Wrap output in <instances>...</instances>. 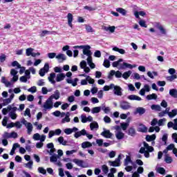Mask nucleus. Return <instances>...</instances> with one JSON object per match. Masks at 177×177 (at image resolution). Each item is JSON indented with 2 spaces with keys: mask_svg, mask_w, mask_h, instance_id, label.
I'll use <instances>...</instances> for the list:
<instances>
[{
  "mask_svg": "<svg viewBox=\"0 0 177 177\" xmlns=\"http://www.w3.org/2000/svg\"><path fill=\"white\" fill-rule=\"evenodd\" d=\"M113 133L110 132V130H107L106 129H103V131L101 133V136L106 138V139H111L113 136Z\"/></svg>",
  "mask_w": 177,
  "mask_h": 177,
  "instance_id": "8",
  "label": "nucleus"
},
{
  "mask_svg": "<svg viewBox=\"0 0 177 177\" xmlns=\"http://www.w3.org/2000/svg\"><path fill=\"white\" fill-rule=\"evenodd\" d=\"M33 51H34V48H27L26 52V56H32Z\"/></svg>",
  "mask_w": 177,
  "mask_h": 177,
  "instance_id": "44",
  "label": "nucleus"
},
{
  "mask_svg": "<svg viewBox=\"0 0 177 177\" xmlns=\"http://www.w3.org/2000/svg\"><path fill=\"white\" fill-rule=\"evenodd\" d=\"M122 62H124V59L121 58L119 59L118 61L113 62L112 63L113 67H118L120 66V67L118 68L119 70H125V68H130L131 70H132V68L136 67V64L132 65L127 62H123V64H120L122 63Z\"/></svg>",
  "mask_w": 177,
  "mask_h": 177,
  "instance_id": "1",
  "label": "nucleus"
},
{
  "mask_svg": "<svg viewBox=\"0 0 177 177\" xmlns=\"http://www.w3.org/2000/svg\"><path fill=\"white\" fill-rule=\"evenodd\" d=\"M28 92H31V93H35L37 92V86H33L28 89Z\"/></svg>",
  "mask_w": 177,
  "mask_h": 177,
  "instance_id": "58",
  "label": "nucleus"
},
{
  "mask_svg": "<svg viewBox=\"0 0 177 177\" xmlns=\"http://www.w3.org/2000/svg\"><path fill=\"white\" fill-rule=\"evenodd\" d=\"M176 78H177L176 75H171V76H167L166 77V80L167 81H169L170 82H172V81H174V80H176Z\"/></svg>",
  "mask_w": 177,
  "mask_h": 177,
  "instance_id": "43",
  "label": "nucleus"
},
{
  "mask_svg": "<svg viewBox=\"0 0 177 177\" xmlns=\"http://www.w3.org/2000/svg\"><path fill=\"white\" fill-rule=\"evenodd\" d=\"M127 134L129 135V136L135 137L136 136V130L133 127H129L127 131Z\"/></svg>",
  "mask_w": 177,
  "mask_h": 177,
  "instance_id": "17",
  "label": "nucleus"
},
{
  "mask_svg": "<svg viewBox=\"0 0 177 177\" xmlns=\"http://www.w3.org/2000/svg\"><path fill=\"white\" fill-rule=\"evenodd\" d=\"M102 169L104 174H109V167H107L106 165L102 166Z\"/></svg>",
  "mask_w": 177,
  "mask_h": 177,
  "instance_id": "51",
  "label": "nucleus"
},
{
  "mask_svg": "<svg viewBox=\"0 0 177 177\" xmlns=\"http://www.w3.org/2000/svg\"><path fill=\"white\" fill-rule=\"evenodd\" d=\"M46 71H45V70L44 68H41L39 71V74L40 75V77H44L45 74H46Z\"/></svg>",
  "mask_w": 177,
  "mask_h": 177,
  "instance_id": "62",
  "label": "nucleus"
},
{
  "mask_svg": "<svg viewBox=\"0 0 177 177\" xmlns=\"http://www.w3.org/2000/svg\"><path fill=\"white\" fill-rule=\"evenodd\" d=\"M127 99H129V100H138V102L142 100V98L136 95H130L127 97Z\"/></svg>",
  "mask_w": 177,
  "mask_h": 177,
  "instance_id": "22",
  "label": "nucleus"
},
{
  "mask_svg": "<svg viewBox=\"0 0 177 177\" xmlns=\"http://www.w3.org/2000/svg\"><path fill=\"white\" fill-rule=\"evenodd\" d=\"M128 127H129V122H122L120 124V127L122 128V131H127Z\"/></svg>",
  "mask_w": 177,
  "mask_h": 177,
  "instance_id": "38",
  "label": "nucleus"
},
{
  "mask_svg": "<svg viewBox=\"0 0 177 177\" xmlns=\"http://www.w3.org/2000/svg\"><path fill=\"white\" fill-rule=\"evenodd\" d=\"M55 78H56V73H51L50 74V76L48 77V81L53 84V85H55L56 84V81H55Z\"/></svg>",
  "mask_w": 177,
  "mask_h": 177,
  "instance_id": "18",
  "label": "nucleus"
},
{
  "mask_svg": "<svg viewBox=\"0 0 177 177\" xmlns=\"http://www.w3.org/2000/svg\"><path fill=\"white\" fill-rule=\"evenodd\" d=\"M37 170L39 174H42V175H46V170L44 169V167H38Z\"/></svg>",
  "mask_w": 177,
  "mask_h": 177,
  "instance_id": "49",
  "label": "nucleus"
},
{
  "mask_svg": "<svg viewBox=\"0 0 177 177\" xmlns=\"http://www.w3.org/2000/svg\"><path fill=\"white\" fill-rule=\"evenodd\" d=\"M145 113H146V109L145 108L138 107L134 112V115H136V114H139V115H143Z\"/></svg>",
  "mask_w": 177,
  "mask_h": 177,
  "instance_id": "12",
  "label": "nucleus"
},
{
  "mask_svg": "<svg viewBox=\"0 0 177 177\" xmlns=\"http://www.w3.org/2000/svg\"><path fill=\"white\" fill-rule=\"evenodd\" d=\"M44 109H45L46 110H50L52 109H53V98L52 97H49L46 102L44 103V104L43 105Z\"/></svg>",
  "mask_w": 177,
  "mask_h": 177,
  "instance_id": "5",
  "label": "nucleus"
},
{
  "mask_svg": "<svg viewBox=\"0 0 177 177\" xmlns=\"http://www.w3.org/2000/svg\"><path fill=\"white\" fill-rule=\"evenodd\" d=\"M155 27L160 31V33L162 34V35H167V30L160 23H156Z\"/></svg>",
  "mask_w": 177,
  "mask_h": 177,
  "instance_id": "10",
  "label": "nucleus"
},
{
  "mask_svg": "<svg viewBox=\"0 0 177 177\" xmlns=\"http://www.w3.org/2000/svg\"><path fill=\"white\" fill-rule=\"evenodd\" d=\"M176 115H177V109L171 110V112L169 113V118H174Z\"/></svg>",
  "mask_w": 177,
  "mask_h": 177,
  "instance_id": "37",
  "label": "nucleus"
},
{
  "mask_svg": "<svg viewBox=\"0 0 177 177\" xmlns=\"http://www.w3.org/2000/svg\"><path fill=\"white\" fill-rule=\"evenodd\" d=\"M156 134H152V135H147L145 140H147V142H153L154 141V140L156 139Z\"/></svg>",
  "mask_w": 177,
  "mask_h": 177,
  "instance_id": "23",
  "label": "nucleus"
},
{
  "mask_svg": "<svg viewBox=\"0 0 177 177\" xmlns=\"http://www.w3.org/2000/svg\"><path fill=\"white\" fill-rule=\"evenodd\" d=\"M101 111H102V106H95L91 109V113L93 114H97L98 113H100Z\"/></svg>",
  "mask_w": 177,
  "mask_h": 177,
  "instance_id": "27",
  "label": "nucleus"
},
{
  "mask_svg": "<svg viewBox=\"0 0 177 177\" xmlns=\"http://www.w3.org/2000/svg\"><path fill=\"white\" fill-rule=\"evenodd\" d=\"M8 111H11L12 113H16V111L17 110V107L14 106L12 107V105H8L7 107Z\"/></svg>",
  "mask_w": 177,
  "mask_h": 177,
  "instance_id": "39",
  "label": "nucleus"
},
{
  "mask_svg": "<svg viewBox=\"0 0 177 177\" xmlns=\"http://www.w3.org/2000/svg\"><path fill=\"white\" fill-rule=\"evenodd\" d=\"M64 132L66 135H71V133H73V130L71 128H66L64 130Z\"/></svg>",
  "mask_w": 177,
  "mask_h": 177,
  "instance_id": "53",
  "label": "nucleus"
},
{
  "mask_svg": "<svg viewBox=\"0 0 177 177\" xmlns=\"http://www.w3.org/2000/svg\"><path fill=\"white\" fill-rule=\"evenodd\" d=\"M131 74H132V71H127V72H124V73L122 75V77L124 80H128V78H129V77H131Z\"/></svg>",
  "mask_w": 177,
  "mask_h": 177,
  "instance_id": "30",
  "label": "nucleus"
},
{
  "mask_svg": "<svg viewBox=\"0 0 177 177\" xmlns=\"http://www.w3.org/2000/svg\"><path fill=\"white\" fill-rule=\"evenodd\" d=\"M50 97L53 99H55V100H59V99H60V92L59 90H56L54 92V94L51 95Z\"/></svg>",
  "mask_w": 177,
  "mask_h": 177,
  "instance_id": "19",
  "label": "nucleus"
},
{
  "mask_svg": "<svg viewBox=\"0 0 177 177\" xmlns=\"http://www.w3.org/2000/svg\"><path fill=\"white\" fill-rule=\"evenodd\" d=\"M161 140L164 142L163 145L165 146H166L167 142H168V134L167 133H164Z\"/></svg>",
  "mask_w": 177,
  "mask_h": 177,
  "instance_id": "36",
  "label": "nucleus"
},
{
  "mask_svg": "<svg viewBox=\"0 0 177 177\" xmlns=\"http://www.w3.org/2000/svg\"><path fill=\"white\" fill-rule=\"evenodd\" d=\"M165 121H167V119H165V118L160 119L158 121V127H164V125L165 124Z\"/></svg>",
  "mask_w": 177,
  "mask_h": 177,
  "instance_id": "45",
  "label": "nucleus"
},
{
  "mask_svg": "<svg viewBox=\"0 0 177 177\" xmlns=\"http://www.w3.org/2000/svg\"><path fill=\"white\" fill-rule=\"evenodd\" d=\"M115 136L118 140H122V139H124L125 136V134L122 133L121 131H119L115 133Z\"/></svg>",
  "mask_w": 177,
  "mask_h": 177,
  "instance_id": "21",
  "label": "nucleus"
},
{
  "mask_svg": "<svg viewBox=\"0 0 177 177\" xmlns=\"http://www.w3.org/2000/svg\"><path fill=\"white\" fill-rule=\"evenodd\" d=\"M24 115L27 116L28 117H31V111L30 110L29 108H27L24 113Z\"/></svg>",
  "mask_w": 177,
  "mask_h": 177,
  "instance_id": "54",
  "label": "nucleus"
},
{
  "mask_svg": "<svg viewBox=\"0 0 177 177\" xmlns=\"http://www.w3.org/2000/svg\"><path fill=\"white\" fill-rule=\"evenodd\" d=\"M151 109L155 110V111H161V106L158 104H152Z\"/></svg>",
  "mask_w": 177,
  "mask_h": 177,
  "instance_id": "32",
  "label": "nucleus"
},
{
  "mask_svg": "<svg viewBox=\"0 0 177 177\" xmlns=\"http://www.w3.org/2000/svg\"><path fill=\"white\" fill-rule=\"evenodd\" d=\"M80 68L83 69L86 74H88L91 72V68L86 66V61L82 60L80 64Z\"/></svg>",
  "mask_w": 177,
  "mask_h": 177,
  "instance_id": "7",
  "label": "nucleus"
},
{
  "mask_svg": "<svg viewBox=\"0 0 177 177\" xmlns=\"http://www.w3.org/2000/svg\"><path fill=\"white\" fill-rule=\"evenodd\" d=\"M64 78H66L65 73H58L56 76L55 80L57 82H62V81L64 80Z\"/></svg>",
  "mask_w": 177,
  "mask_h": 177,
  "instance_id": "15",
  "label": "nucleus"
},
{
  "mask_svg": "<svg viewBox=\"0 0 177 177\" xmlns=\"http://www.w3.org/2000/svg\"><path fill=\"white\" fill-rule=\"evenodd\" d=\"M3 139H10L11 137H10V133L5 131L4 133L3 134Z\"/></svg>",
  "mask_w": 177,
  "mask_h": 177,
  "instance_id": "61",
  "label": "nucleus"
},
{
  "mask_svg": "<svg viewBox=\"0 0 177 177\" xmlns=\"http://www.w3.org/2000/svg\"><path fill=\"white\" fill-rule=\"evenodd\" d=\"M165 161L167 164H171L174 160L172 159V157L166 154L165 156Z\"/></svg>",
  "mask_w": 177,
  "mask_h": 177,
  "instance_id": "33",
  "label": "nucleus"
},
{
  "mask_svg": "<svg viewBox=\"0 0 177 177\" xmlns=\"http://www.w3.org/2000/svg\"><path fill=\"white\" fill-rule=\"evenodd\" d=\"M67 19H68V24L71 28H73V20H74V17L73 16V14L68 13L67 15Z\"/></svg>",
  "mask_w": 177,
  "mask_h": 177,
  "instance_id": "16",
  "label": "nucleus"
},
{
  "mask_svg": "<svg viewBox=\"0 0 177 177\" xmlns=\"http://www.w3.org/2000/svg\"><path fill=\"white\" fill-rule=\"evenodd\" d=\"M17 73H19L17 71H16V69L12 68L10 70V75H12V77H16L17 76Z\"/></svg>",
  "mask_w": 177,
  "mask_h": 177,
  "instance_id": "57",
  "label": "nucleus"
},
{
  "mask_svg": "<svg viewBox=\"0 0 177 177\" xmlns=\"http://www.w3.org/2000/svg\"><path fill=\"white\" fill-rule=\"evenodd\" d=\"M73 162H75L76 165H78V167H81V168H87L88 166L84 165V160H78V159H73Z\"/></svg>",
  "mask_w": 177,
  "mask_h": 177,
  "instance_id": "11",
  "label": "nucleus"
},
{
  "mask_svg": "<svg viewBox=\"0 0 177 177\" xmlns=\"http://www.w3.org/2000/svg\"><path fill=\"white\" fill-rule=\"evenodd\" d=\"M121 154L118 156V158H116L114 161L109 160V164L111 167H120L121 165Z\"/></svg>",
  "mask_w": 177,
  "mask_h": 177,
  "instance_id": "6",
  "label": "nucleus"
},
{
  "mask_svg": "<svg viewBox=\"0 0 177 177\" xmlns=\"http://www.w3.org/2000/svg\"><path fill=\"white\" fill-rule=\"evenodd\" d=\"M169 94L171 97H174V99H177V89L176 88H171L169 90Z\"/></svg>",
  "mask_w": 177,
  "mask_h": 177,
  "instance_id": "20",
  "label": "nucleus"
},
{
  "mask_svg": "<svg viewBox=\"0 0 177 177\" xmlns=\"http://www.w3.org/2000/svg\"><path fill=\"white\" fill-rule=\"evenodd\" d=\"M9 120V118L7 116H4L3 121L1 122L3 127H8V120Z\"/></svg>",
  "mask_w": 177,
  "mask_h": 177,
  "instance_id": "48",
  "label": "nucleus"
},
{
  "mask_svg": "<svg viewBox=\"0 0 177 177\" xmlns=\"http://www.w3.org/2000/svg\"><path fill=\"white\" fill-rule=\"evenodd\" d=\"M129 162H131V164H132V162H133L131 159V157L127 156V158L124 159V167H127V165H128L129 164Z\"/></svg>",
  "mask_w": 177,
  "mask_h": 177,
  "instance_id": "40",
  "label": "nucleus"
},
{
  "mask_svg": "<svg viewBox=\"0 0 177 177\" xmlns=\"http://www.w3.org/2000/svg\"><path fill=\"white\" fill-rule=\"evenodd\" d=\"M82 149H88V147H92V143L88 141H86L82 143Z\"/></svg>",
  "mask_w": 177,
  "mask_h": 177,
  "instance_id": "29",
  "label": "nucleus"
},
{
  "mask_svg": "<svg viewBox=\"0 0 177 177\" xmlns=\"http://www.w3.org/2000/svg\"><path fill=\"white\" fill-rule=\"evenodd\" d=\"M120 109H122V110H129V109H131V105H129V102H127V101H122L120 102Z\"/></svg>",
  "mask_w": 177,
  "mask_h": 177,
  "instance_id": "9",
  "label": "nucleus"
},
{
  "mask_svg": "<svg viewBox=\"0 0 177 177\" xmlns=\"http://www.w3.org/2000/svg\"><path fill=\"white\" fill-rule=\"evenodd\" d=\"M80 118H81V122L83 124H86V122H88V118H86V115L82 114Z\"/></svg>",
  "mask_w": 177,
  "mask_h": 177,
  "instance_id": "42",
  "label": "nucleus"
},
{
  "mask_svg": "<svg viewBox=\"0 0 177 177\" xmlns=\"http://www.w3.org/2000/svg\"><path fill=\"white\" fill-rule=\"evenodd\" d=\"M90 129L91 131H93V129H99V124H97V122H93L91 123Z\"/></svg>",
  "mask_w": 177,
  "mask_h": 177,
  "instance_id": "25",
  "label": "nucleus"
},
{
  "mask_svg": "<svg viewBox=\"0 0 177 177\" xmlns=\"http://www.w3.org/2000/svg\"><path fill=\"white\" fill-rule=\"evenodd\" d=\"M47 56L49 59H57L59 63H63L65 60H67V57L66 55L59 53L56 55V53H49L47 54Z\"/></svg>",
  "mask_w": 177,
  "mask_h": 177,
  "instance_id": "2",
  "label": "nucleus"
},
{
  "mask_svg": "<svg viewBox=\"0 0 177 177\" xmlns=\"http://www.w3.org/2000/svg\"><path fill=\"white\" fill-rule=\"evenodd\" d=\"M11 66H12V67H17L16 68L17 70H18V68H21V65L20 64H19V62L17 61H13L11 63Z\"/></svg>",
  "mask_w": 177,
  "mask_h": 177,
  "instance_id": "35",
  "label": "nucleus"
},
{
  "mask_svg": "<svg viewBox=\"0 0 177 177\" xmlns=\"http://www.w3.org/2000/svg\"><path fill=\"white\" fill-rule=\"evenodd\" d=\"M138 131L142 132V133H147V127H146V125L140 123L138 128Z\"/></svg>",
  "mask_w": 177,
  "mask_h": 177,
  "instance_id": "13",
  "label": "nucleus"
},
{
  "mask_svg": "<svg viewBox=\"0 0 177 177\" xmlns=\"http://www.w3.org/2000/svg\"><path fill=\"white\" fill-rule=\"evenodd\" d=\"M116 12H118V13H120L122 16H127V10L122 8H116Z\"/></svg>",
  "mask_w": 177,
  "mask_h": 177,
  "instance_id": "28",
  "label": "nucleus"
},
{
  "mask_svg": "<svg viewBox=\"0 0 177 177\" xmlns=\"http://www.w3.org/2000/svg\"><path fill=\"white\" fill-rule=\"evenodd\" d=\"M57 158H59L57 154L54 153L52 156L50 157V162H57Z\"/></svg>",
  "mask_w": 177,
  "mask_h": 177,
  "instance_id": "34",
  "label": "nucleus"
},
{
  "mask_svg": "<svg viewBox=\"0 0 177 177\" xmlns=\"http://www.w3.org/2000/svg\"><path fill=\"white\" fill-rule=\"evenodd\" d=\"M115 71L111 70L108 75L109 80H113V76L115 75Z\"/></svg>",
  "mask_w": 177,
  "mask_h": 177,
  "instance_id": "56",
  "label": "nucleus"
},
{
  "mask_svg": "<svg viewBox=\"0 0 177 177\" xmlns=\"http://www.w3.org/2000/svg\"><path fill=\"white\" fill-rule=\"evenodd\" d=\"M171 139H172V140H174L175 142V143H177V133H174L171 135Z\"/></svg>",
  "mask_w": 177,
  "mask_h": 177,
  "instance_id": "64",
  "label": "nucleus"
},
{
  "mask_svg": "<svg viewBox=\"0 0 177 177\" xmlns=\"http://www.w3.org/2000/svg\"><path fill=\"white\" fill-rule=\"evenodd\" d=\"M34 140H39L41 139V135L38 133H36L33 135Z\"/></svg>",
  "mask_w": 177,
  "mask_h": 177,
  "instance_id": "59",
  "label": "nucleus"
},
{
  "mask_svg": "<svg viewBox=\"0 0 177 177\" xmlns=\"http://www.w3.org/2000/svg\"><path fill=\"white\" fill-rule=\"evenodd\" d=\"M73 48L74 49H83V55L88 56V57H92V51L89 45L75 46Z\"/></svg>",
  "mask_w": 177,
  "mask_h": 177,
  "instance_id": "3",
  "label": "nucleus"
},
{
  "mask_svg": "<svg viewBox=\"0 0 177 177\" xmlns=\"http://www.w3.org/2000/svg\"><path fill=\"white\" fill-rule=\"evenodd\" d=\"M54 71L55 73H63V69H62L59 66H55L54 68Z\"/></svg>",
  "mask_w": 177,
  "mask_h": 177,
  "instance_id": "60",
  "label": "nucleus"
},
{
  "mask_svg": "<svg viewBox=\"0 0 177 177\" xmlns=\"http://www.w3.org/2000/svg\"><path fill=\"white\" fill-rule=\"evenodd\" d=\"M145 169L143 167H139L136 171H134V175H139L140 174H143Z\"/></svg>",
  "mask_w": 177,
  "mask_h": 177,
  "instance_id": "41",
  "label": "nucleus"
},
{
  "mask_svg": "<svg viewBox=\"0 0 177 177\" xmlns=\"http://www.w3.org/2000/svg\"><path fill=\"white\" fill-rule=\"evenodd\" d=\"M57 140L59 145H63V146H66V145H67V141L64 140V138L63 136H60L59 138H58Z\"/></svg>",
  "mask_w": 177,
  "mask_h": 177,
  "instance_id": "31",
  "label": "nucleus"
},
{
  "mask_svg": "<svg viewBox=\"0 0 177 177\" xmlns=\"http://www.w3.org/2000/svg\"><path fill=\"white\" fill-rule=\"evenodd\" d=\"M112 50H114L115 52H118V53H120V55H125V50L122 48H119L117 46H114L112 48Z\"/></svg>",
  "mask_w": 177,
  "mask_h": 177,
  "instance_id": "26",
  "label": "nucleus"
},
{
  "mask_svg": "<svg viewBox=\"0 0 177 177\" xmlns=\"http://www.w3.org/2000/svg\"><path fill=\"white\" fill-rule=\"evenodd\" d=\"M157 94L156 93H152L147 95L146 99L147 100H157Z\"/></svg>",
  "mask_w": 177,
  "mask_h": 177,
  "instance_id": "24",
  "label": "nucleus"
},
{
  "mask_svg": "<svg viewBox=\"0 0 177 177\" xmlns=\"http://www.w3.org/2000/svg\"><path fill=\"white\" fill-rule=\"evenodd\" d=\"M9 113H8V115L9 117L11 118V120H16L17 118V116H16V113L15 112H11L10 111H9Z\"/></svg>",
  "mask_w": 177,
  "mask_h": 177,
  "instance_id": "52",
  "label": "nucleus"
},
{
  "mask_svg": "<svg viewBox=\"0 0 177 177\" xmlns=\"http://www.w3.org/2000/svg\"><path fill=\"white\" fill-rule=\"evenodd\" d=\"M86 31L87 32H93V28L89 25H86Z\"/></svg>",
  "mask_w": 177,
  "mask_h": 177,
  "instance_id": "63",
  "label": "nucleus"
},
{
  "mask_svg": "<svg viewBox=\"0 0 177 177\" xmlns=\"http://www.w3.org/2000/svg\"><path fill=\"white\" fill-rule=\"evenodd\" d=\"M104 67H106V68H110V60L107 59H104V63H103Z\"/></svg>",
  "mask_w": 177,
  "mask_h": 177,
  "instance_id": "47",
  "label": "nucleus"
},
{
  "mask_svg": "<svg viewBox=\"0 0 177 177\" xmlns=\"http://www.w3.org/2000/svg\"><path fill=\"white\" fill-rule=\"evenodd\" d=\"M3 106H8L9 103H11L12 101L9 98L3 100Z\"/></svg>",
  "mask_w": 177,
  "mask_h": 177,
  "instance_id": "55",
  "label": "nucleus"
},
{
  "mask_svg": "<svg viewBox=\"0 0 177 177\" xmlns=\"http://www.w3.org/2000/svg\"><path fill=\"white\" fill-rule=\"evenodd\" d=\"M138 23L140 27H145V28H147V25H146V21L145 20L141 19Z\"/></svg>",
  "mask_w": 177,
  "mask_h": 177,
  "instance_id": "50",
  "label": "nucleus"
},
{
  "mask_svg": "<svg viewBox=\"0 0 177 177\" xmlns=\"http://www.w3.org/2000/svg\"><path fill=\"white\" fill-rule=\"evenodd\" d=\"M21 122V124L25 125V127L28 129V135H31V133L32 132V128H33L32 124H31V122H27V120H26V119L24 118L22 119Z\"/></svg>",
  "mask_w": 177,
  "mask_h": 177,
  "instance_id": "4",
  "label": "nucleus"
},
{
  "mask_svg": "<svg viewBox=\"0 0 177 177\" xmlns=\"http://www.w3.org/2000/svg\"><path fill=\"white\" fill-rule=\"evenodd\" d=\"M156 171L160 175H165V169L164 167H158Z\"/></svg>",
  "mask_w": 177,
  "mask_h": 177,
  "instance_id": "46",
  "label": "nucleus"
},
{
  "mask_svg": "<svg viewBox=\"0 0 177 177\" xmlns=\"http://www.w3.org/2000/svg\"><path fill=\"white\" fill-rule=\"evenodd\" d=\"M122 91V88H121L120 86H116L113 89V93L117 96H122V91Z\"/></svg>",
  "mask_w": 177,
  "mask_h": 177,
  "instance_id": "14",
  "label": "nucleus"
}]
</instances>
